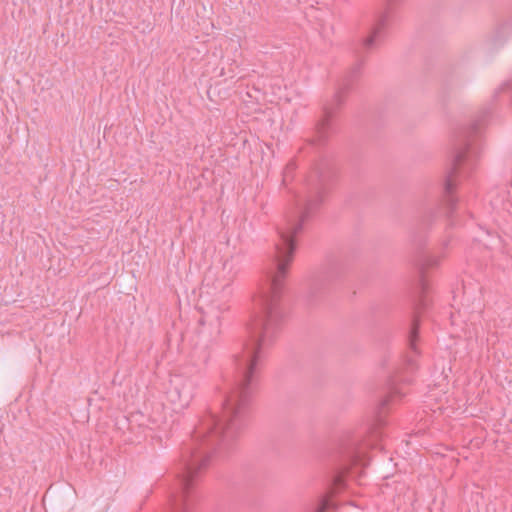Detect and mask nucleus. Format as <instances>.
Instances as JSON below:
<instances>
[{"instance_id": "1", "label": "nucleus", "mask_w": 512, "mask_h": 512, "mask_svg": "<svg viewBox=\"0 0 512 512\" xmlns=\"http://www.w3.org/2000/svg\"><path fill=\"white\" fill-rule=\"evenodd\" d=\"M322 199V188L317 186L313 195L290 211L278 228L274 264L268 272L266 286L254 300L259 315L253 323L251 340L233 356L236 378L224 395L222 414L209 412L200 418L190 441L183 447L178 473H200L208 466L212 453L221 455L231 449L237 439L257 381L263 350L273 340L283 318L280 298L295 251L294 236Z\"/></svg>"}, {"instance_id": "2", "label": "nucleus", "mask_w": 512, "mask_h": 512, "mask_svg": "<svg viewBox=\"0 0 512 512\" xmlns=\"http://www.w3.org/2000/svg\"><path fill=\"white\" fill-rule=\"evenodd\" d=\"M478 126L479 124L475 123L470 129L461 132L455 144L453 165L444 184L446 201L451 208L456 202L451 196L453 188L458 179L474 169L480 155V147L473 138V134L478 131Z\"/></svg>"}, {"instance_id": "3", "label": "nucleus", "mask_w": 512, "mask_h": 512, "mask_svg": "<svg viewBox=\"0 0 512 512\" xmlns=\"http://www.w3.org/2000/svg\"><path fill=\"white\" fill-rule=\"evenodd\" d=\"M197 388L196 381L182 373L170 375L165 390L166 400L175 412H181L191 404Z\"/></svg>"}, {"instance_id": "4", "label": "nucleus", "mask_w": 512, "mask_h": 512, "mask_svg": "<svg viewBox=\"0 0 512 512\" xmlns=\"http://www.w3.org/2000/svg\"><path fill=\"white\" fill-rule=\"evenodd\" d=\"M375 447L374 444L367 442L365 445L359 444L356 441L348 442L343 444L339 450V457L342 463V472L334 477L335 490L341 489L343 485V474L348 473L349 469L353 465L365 466L368 462L365 454V447Z\"/></svg>"}, {"instance_id": "5", "label": "nucleus", "mask_w": 512, "mask_h": 512, "mask_svg": "<svg viewBox=\"0 0 512 512\" xmlns=\"http://www.w3.org/2000/svg\"><path fill=\"white\" fill-rule=\"evenodd\" d=\"M389 20V10L383 11L378 15L370 35L367 36L363 41V47L366 50L373 49L378 45L383 37L385 28L389 24Z\"/></svg>"}, {"instance_id": "6", "label": "nucleus", "mask_w": 512, "mask_h": 512, "mask_svg": "<svg viewBox=\"0 0 512 512\" xmlns=\"http://www.w3.org/2000/svg\"><path fill=\"white\" fill-rule=\"evenodd\" d=\"M402 381L404 380L401 378H395L391 381L389 388V396L382 401V408L387 406L390 402H393L396 398H401L406 394L404 391H402L400 387V383Z\"/></svg>"}, {"instance_id": "7", "label": "nucleus", "mask_w": 512, "mask_h": 512, "mask_svg": "<svg viewBox=\"0 0 512 512\" xmlns=\"http://www.w3.org/2000/svg\"><path fill=\"white\" fill-rule=\"evenodd\" d=\"M200 323L205 325L209 324L211 326L219 327L220 316L218 313L212 314L209 312H203L202 318L200 319Z\"/></svg>"}, {"instance_id": "8", "label": "nucleus", "mask_w": 512, "mask_h": 512, "mask_svg": "<svg viewBox=\"0 0 512 512\" xmlns=\"http://www.w3.org/2000/svg\"><path fill=\"white\" fill-rule=\"evenodd\" d=\"M428 288H429L428 282L425 279L424 272H422L421 277L419 279V283H418L417 289H418V292H419L420 297H421V300H420L421 304L423 306L426 305L425 300H424V294L428 291Z\"/></svg>"}, {"instance_id": "9", "label": "nucleus", "mask_w": 512, "mask_h": 512, "mask_svg": "<svg viewBox=\"0 0 512 512\" xmlns=\"http://www.w3.org/2000/svg\"><path fill=\"white\" fill-rule=\"evenodd\" d=\"M417 333H418V322L416 320H414L413 326H412V329L410 332V336H409V345H410L411 349H413L414 351H416L415 342H416V338H417Z\"/></svg>"}, {"instance_id": "10", "label": "nucleus", "mask_w": 512, "mask_h": 512, "mask_svg": "<svg viewBox=\"0 0 512 512\" xmlns=\"http://www.w3.org/2000/svg\"><path fill=\"white\" fill-rule=\"evenodd\" d=\"M440 263V256H429L424 263V268L435 267Z\"/></svg>"}, {"instance_id": "11", "label": "nucleus", "mask_w": 512, "mask_h": 512, "mask_svg": "<svg viewBox=\"0 0 512 512\" xmlns=\"http://www.w3.org/2000/svg\"><path fill=\"white\" fill-rule=\"evenodd\" d=\"M332 506V502L328 499H323L318 504L317 508L315 509V512H325L326 510L330 509Z\"/></svg>"}, {"instance_id": "12", "label": "nucleus", "mask_w": 512, "mask_h": 512, "mask_svg": "<svg viewBox=\"0 0 512 512\" xmlns=\"http://www.w3.org/2000/svg\"><path fill=\"white\" fill-rule=\"evenodd\" d=\"M262 95L259 88L253 87V89L250 91H247V96L251 99H254L256 101L260 100V96Z\"/></svg>"}, {"instance_id": "13", "label": "nucleus", "mask_w": 512, "mask_h": 512, "mask_svg": "<svg viewBox=\"0 0 512 512\" xmlns=\"http://www.w3.org/2000/svg\"><path fill=\"white\" fill-rule=\"evenodd\" d=\"M501 90L503 91H510L512 93V80L509 81V82H506L503 84V86L501 87Z\"/></svg>"}, {"instance_id": "14", "label": "nucleus", "mask_w": 512, "mask_h": 512, "mask_svg": "<svg viewBox=\"0 0 512 512\" xmlns=\"http://www.w3.org/2000/svg\"><path fill=\"white\" fill-rule=\"evenodd\" d=\"M328 125H329L328 120H325V121L321 124V126H320V128H319V133L321 134V137H324V135H323V134H324V131H325V129H326V126H328Z\"/></svg>"}, {"instance_id": "15", "label": "nucleus", "mask_w": 512, "mask_h": 512, "mask_svg": "<svg viewBox=\"0 0 512 512\" xmlns=\"http://www.w3.org/2000/svg\"><path fill=\"white\" fill-rule=\"evenodd\" d=\"M447 244H448V243H447L446 241H444V242L442 243V247H443V248H444V247H446V246H447Z\"/></svg>"}, {"instance_id": "16", "label": "nucleus", "mask_w": 512, "mask_h": 512, "mask_svg": "<svg viewBox=\"0 0 512 512\" xmlns=\"http://www.w3.org/2000/svg\"><path fill=\"white\" fill-rule=\"evenodd\" d=\"M290 168H291V169L293 168V164H289V165H287V169H290Z\"/></svg>"}]
</instances>
